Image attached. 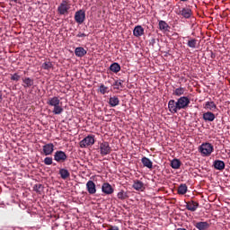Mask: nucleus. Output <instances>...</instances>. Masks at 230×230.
I'll return each instance as SVG.
<instances>
[{
    "label": "nucleus",
    "instance_id": "15",
    "mask_svg": "<svg viewBox=\"0 0 230 230\" xmlns=\"http://www.w3.org/2000/svg\"><path fill=\"white\" fill-rule=\"evenodd\" d=\"M22 81L23 84L22 87H24V89H29L30 87L33 86L34 81L31 77H23Z\"/></svg>",
    "mask_w": 230,
    "mask_h": 230
},
{
    "label": "nucleus",
    "instance_id": "14",
    "mask_svg": "<svg viewBox=\"0 0 230 230\" xmlns=\"http://www.w3.org/2000/svg\"><path fill=\"white\" fill-rule=\"evenodd\" d=\"M141 163L143 166L148 168L149 170H152V168H154V163L146 156L142 157Z\"/></svg>",
    "mask_w": 230,
    "mask_h": 230
},
{
    "label": "nucleus",
    "instance_id": "42",
    "mask_svg": "<svg viewBox=\"0 0 230 230\" xmlns=\"http://www.w3.org/2000/svg\"><path fill=\"white\" fill-rule=\"evenodd\" d=\"M177 230H186V228H177Z\"/></svg>",
    "mask_w": 230,
    "mask_h": 230
},
{
    "label": "nucleus",
    "instance_id": "33",
    "mask_svg": "<svg viewBox=\"0 0 230 230\" xmlns=\"http://www.w3.org/2000/svg\"><path fill=\"white\" fill-rule=\"evenodd\" d=\"M187 46L189 48H191L192 49H195L197 48V40L196 39H191L187 42Z\"/></svg>",
    "mask_w": 230,
    "mask_h": 230
},
{
    "label": "nucleus",
    "instance_id": "36",
    "mask_svg": "<svg viewBox=\"0 0 230 230\" xmlns=\"http://www.w3.org/2000/svg\"><path fill=\"white\" fill-rule=\"evenodd\" d=\"M44 164H46L47 166H51V164H53V158L52 157H46L43 161Z\"/></svg>",
    "mask_w": 230,
    "mask_h": 230
},
{
    "label": "nucleus",
    "instance_id": "10",
    "mask_svg": "<svg viewBox=\"0 0 230 230\" xmlns=\"http://www.w3.org/2000/svg\"><path fill=\"white\" fill-rule=\"evenodd\" d=\"M42 148L44 155H51L55 152V145L53 143L46 144Z\"/></svg>",
    "mask_w": 230,
    "mask_h": 230
},
{
    "label": "nucleus",
    "instance_id": "24",
    "mask_svg": "<svg viewBox=\"0 0 230 230\" xmlns=\"http://www.w3.org/2000/svg\"><path fill=\"white\" fill-rule=\"evenodd\" d=\"M178 195H186L188 193V185L185 183L180 184L177 190Z\"/></svg>",
    "mask_w": 230,
    "mask_h": 230
},
{
    "label": "nucleus",
    "instance_id": "35",
    "mask_svg": "<svg viewBox=\"0 0 230 230\" xmlns=\"http://www.w3.org/2000/svg\"><path fill=\"white\" fill-rule=\"evenodd\" d=\"M11 80L13 82H19V80H21V75H19V73H14L11 75Z\"/></svg>",
    "mask_w": 230,
    "mask_h": 230
},
{
    "label": "nucleus",
    "instance_id": "13",
    "mask_svg": "<svg viewBox=\"0 0 230 230\" xmlns=\"http://www.w3.org/2000/svg\"><path fill=\"white\" fill-rule=\"evenodd\" d=\"M199 202L194 201V200H190L186 202V209H188V211H192L195 212L196 209H199Z\"/></svg>",
    "mask_w": 230,
    "mask_h": 230
},
{
    "label": "nucleus",
    "instance_id": "7",
    "mask_svg": "<svg viewBox=\"0 0 230 230\" xmlns=\"http://www.w3.org/2000/svg\"><path fill=\"white\" fill-rule=\"evenodd\" d=\"M54 160H56L57 163H66V161H67V155H66L64 151H56Z\"/></svg>",
    "mask_w": 230,
    "mask_h": 230
},
{
    "label": "nucleus",
    "instance_id": "43",
    "mask_svg": "<svg viewBox=\"0 0 230 230\" xmlns=\"http://www.w3.org/2000/svg\"><path fill=\"white\" fill-rule=\"evenodd\" d=\"M181 1H182L183 3H186V1H188V0H181Z\"/></svg>",
    "mask_w": 230,
    "mask_h": 230
},
{
    "label": "nucleus",
    "instance_id": "11",
    "mask_svg": "<svg viewBox=\"0 0 230 230\" xmlns=\"http://www.w3.org/2000/svg\"><path fill=\"white\" fill-rule=\"evenodd\" d=\"M86 190L89 195H94L96 193V184L92 180L86 182Z\"/></svg>",
    "mask_w": 230,
    "mask_h": 230
},
{
    "label": "nucleus",
    "instance_id": "20",
    "mask_svg": "<svg viewBox=\"0 0 230 230\" xmlns=\"http://www.w3.org/2000/svg\"><path fill=\"white\" fill-rule=\"evenodd\" d=\"M194 226H195V228L199 229V230H208V229H209V223H208V221L198 222Z\"/></svg>",
    "mask_w": 230,
    "mask_h": 230
},
{
    "label": "nucleus",
    "instance_id": "22",
    "mask_svg": "<svg viewBox=\"0 0 230 230\" xmlns=\"http://www.w3.org/2000/svg\"><path fill=\"white\" fill-rule=\"evenodd\" d=\"M109 105L111 107H118V105H119V98H118L116 95L110 97Z\"/></svg>",
    "mask_w": 230,
    "mask_h": 230
},
{
    "label": "nucleus",
    "instance_id": "29",
    "mask_svg": "<svg viewBox=\"0 0 230 230\" xmlns=\"http://www.w3.org/2000/svg\"><path fill=\"white\" fill-rule=\"evenodd\" d=\"M98 93L101 94H107L109 93V87L105 86V84H101V85L98 88Z\"/></svg>",
    "mask_w": 230,
    "mask_h": 230
},
{
    "label": "nucleus",
    "instance_id": "1",
    "mask_svg": "<svg viewBox=\"0 0 230 230\" xmlns=\"http://www.w3.org/2000/svg\"><path fill=\"white\" fill-rule=\"evenodd\" d=\"M190 103H191V102L188 97L181 96L177 102H175V100H170L168 102V109L171 114H177L179 111H186V109L190 107Z\"/></svg>",
    "mask_w": 230,
    "mask_h": 230
},
{
    "label": "nucleus",
    "instance_id": "12",
    "mask_svg": "<svg viewBox=\"0 0 230 230\" xmlns=\"http://www.w3.org/2000/svg\"><path fill=\"white\" fill-rule=\"evenodd\" d=\"M178 15H182L184 19H190L193 15V11L190 8H182L178 13Z\"/></svg>",
    "mask_w": 230,
    "mask_h": 230
},
{
    "label": "nucleus",
    "instance_id": "16",
    "mask_svg": "<svg viewBox=\"0 0 230 230\" xmlns=\"http://www.w3.org/2000/svg\"><path fill=\"white\" fill-rule=\"evenodd\" d=\"M133 35L135 37H142L145 35V29L141 25H137L133 30Z\"/></svg>",
    "mask_w": 230,
    "mask_h": 230
},
{
    "label": "nucleus",
    "instance_id": "21",
    "mask_svg": "<svg viewBox=\"0 0 230 230\" xmlns=\"http://www.w3.org/2000/svg\"><path fill=\"white\" fill-rule=\"evenodd\" d=\"M59 175L61 179H63V181H66V179H69V177H71V173L66 168H62L59 170Z\"/></svg>",
    "mask_w": 230,
    "mask_h": 230
},
{
    "label": "nucleus",
    "instance_id": "28",
    "mask_svg": "<svg viewBox=\"0 0 230 230\" xmlns=\"http://www.w3.org/2000/svg\"><path fill=\"white\" fill-rule=\"evenodd\" d=\"M186 89L182 87L176 88L172 91V95L173 96H182L184 94Z\"/></svg>",
    "mask_w": 230,
    "mask_h": 230
},
{
    "label": "nucleus",
    "instance_id": "19",
    "mask_svg": "<svg viewBox=\"0 0 230 230\" xmlns=\"http://www.w3.org/2000/svg\"><path fill=\"white\" fill-rule=\"evenodd\" d=\"M133 188L137 191H143L145 190V183L139 180H137L133 183Z\"/></svg>",
    "mask_w": 230,
    "mask_h": 230
},
{
    "label": "nucleus",
    "instance_id": "23",
    "mask_svg": "<svg viewBox=\"0 0 230 230\" xmlns=\"http://www.w3.org/2000/svg\"><path fill=\"white\" fill-rule=\"evenodd\" d=\"M204 121H215V113L211 111H207L203 113Z\"/></svg>",
    "mask_w": 230,
    "mask_h": 230
},
{
    "label": "nucleus",
    "instance_id": "3",
    "mask_svg": "<svg viewBox=\"0 0 230 230\" xmlns=\"http://www.w3.org/2000/svg\"><path fill=\"white\" fill-rule=\"evenodd\" d=\"M214 150L215 147L209 143H204L199 146V152L204 157H209Z\"/></svg>",
    "mask_w": 230,
    "mask_h": 230
},
{
    "label": "nucleus",
    "instance_id": "27",
    "mask_svg": "<svg viewBox=\"0 0 230 230\" xmlns=\"http://www.w3.org/2000/svg\"><path fill=\"white\" fill-rule=\"evenodd\" d=\"M170 28V25H168V23L163 20H161L159 22V29L162 31H168V29Z\"/></svg>",
    "mask_w": 230,
    "mask_h": 230
},
{
    "label": "nucleus",
    "instance_id": "18",
    "mask_svg": "<svg viewBox=\"0 0 230 230\" xmlns=\"http://www.w3.org/2000/svg\"><path fill=\"white\" fill-rule=\"evenodd\" d=\"M213 166L216 170L222 171L226 169V163L222 160H216L214 161Z\"/></svg>",
    "mask_w": 230,
    "mask_h": 230
},
{
    "label": "nucleus",
    "instance_id": "38",
    "mask_svg": "<svg viewBox=\"0 0 230 230\" xmlns=\"http://www.w3.org/2000/svg\"><path fill=\"white\" fill-rule=\"evenodd\" d=\"M107 230H119V227L117 226H111Z\"/></svg>",
    "mask_w": 230,
    "mask_h": 230
},
{
    "label": "nucleus",
    "instance_id": "5",
    "mask_svg": "<svg viewBox=\"0 0 230 230\" xmlns=\"http://www.w3.org/2000/svg\"><path fill=\"white\" fill-rule=\"evenodd\" d=\"M99 149H100V154L101 155H102V157L105 155H109V154L112 152V148L111 147V145L107 141L102 142L100 144Z\"/></svg>",
    "mask_w": 230,
    "mask_h": 230
},
{
    "label": "nucleus",
    "instance_id": "30",
    "mask_svg": "<svg viewBox=\"0 0 230 230\" xmlns=\"http://www.w3.org/2000/svg\"><path fill=\"white\" fill-rule=\"evenodd\" d=\"M205 109L208 111H215V109H217V104H215L214 102H207L205 103Z\"/></svg>",
    "mask_w": 230,
    "mask_h": 230
},
{
    "label": "nucleus",
    "instance_id": "40",
    "mask_svg": "<svg viewBox=\"0 0 230 230\" xmlns=\"http://www.w3.org/2000/svg\"><path fill=\"white\" fill-rule=\"evenodd\" d=\"M3 102V92L0 91V103Z\"/></svg>",
    "mask_w": 230,
    "mask_h": 230
},
{
    "label": "nucleus",
    "instance_id": "4",
    "mask_svg": "<svg viewBox=\"0 0 230 230\" xmlns=\"http://www.w3.org/2000/svg\"><path fill=\"white\" fill-rule=\"evenodd\" d=\"M70 8L69 2L67 0H62L61 4L58 6V13L59 15H67Z\"/></svg>",
    "mask_w": 230,
    "mask_h": 230
},
{
    "label": "nucleus",
    "instance_id": "32",
    "mask_svg": "<svg viewBox=\"0 0 230 230\" xmlns=\"http://www.w3.org/2000/svg\"><path fill=\"white\" fill-rule=\"evenodd\" d=\"M125 83V81L121 80V79H119L117 81L114 82L113 85L115 87V89H123V87H125L123 85V84Z\"/></svg>",
    "mask_w": 230,
    "mask_h": 230
},
{
    "label": "nucleus",
    "instance_id": "41",
    "mask_svg": "<svg viewBox=\"0 0 230 230\" xmlns=\"http://www.w3.org/2000/svg\"><path fill=\"white\" fill-rule=\"evenodd\" d=\"M13 3H17L19 0H11Z\"/></svg>",
    "mask_w": 230,
    "mask_h": 230
},
{
    "label": "nucleus",
    "instance_id": "39",
    "mask_svg": "<svg viewBox=\"0 0 230 230\" xmlns=\"http://www.w3.org/2000/svg\"><path fill=\"white\" fill-rule=\"evenodd\" d=\"M76 37H78L79 39L82 38V37H87V34L85 33H82V32H79Z\"/></svg>",
    "mask_w": 230,
    "mask_h": 230
},
{
    "label": "nucleus",
    "instance_id": "2",
    "mask_svg": "<svg viewBox=\"0 0 230 230\" xmlns=\"http://www.w3.org/2000/svg\"><path fill=\"white\" fill-rule=\"evenodd\" d=\"M47 105L52 108L51 112L56 116H58L62 114V112H64V108L62 107V102H60V99H58V97L57 96L49 98L47 101Z\"/></svg>",
    "mask_w": 230,
    "mask_h": 230
},
{
    "label": "nucleus",
    "instance_id": "25",
    "mask_svg": "<svg viewBox=\"0 0 230 230\" xmlns=\"http://www.w3.org/2000/svg\"><path fill=\"white\" fill-rule=\"evenodd\" d=\"M110 71H112V73H119L121 71V66L118 63H113L110 66Z\"/></svg>",
    "mask_w": 230,
    "mask_h": 230
},
{
    "label": "nucleus",
    "instance_id": "8",
    "mask_svg": "<svg viewBox=\"0 0 230 230\" xmlns=\"http://www.w3.org/2000/svg\"><path fill=\"white\" fill-rule=\"evenodd\" d=\"M75 22H77V24H84V22H85V11L81 9L75 12Z\"/></svg>",
    "mask_w": 230,
    "mask_h": 230
},
{
    "label": "nucleus",
    "instance_id": "6",
    "mask_svg": "<svg viewBox=\"0 0 230 230\" xmlns=\"http://www.w3.org/2000/svg\"><path fill=\"white\" fill-rule=\"evenodd\" d=\"M79 145L81 148H87V146H93V145H94V136L88 135L86 137L80 141Z\"/></svg>",
    "mask_w": 230,
    "mask_h": 230
},
{
    "label": "nucleus",
    "instance_id": "31",
    "mask_svg": "<svg viewBox=\"0 0 230 230\" xmlns=\"http://www.w3.org/2000/svg\"><path fill=\"white\" fill-rule=\"evenodd\" d=\"M117 197L119 200H125L127 199H128V195L127 194V192H125V190H120L118 194Z\"/></svg>",
    "mask_w": 230,
    "mask_h": 230
},
{
    "label": "nucleus",
    "instance_id": "26",
    "mask_svg": "<svg viewBox=\"0 0 230 230\" xmlns=\"http://www.w3.org/2000/svg\"><path fill=\"white\" fill-rule=\"evenodd\" d=\"M171 167L173 168V170H179V168H181V160L174 158L171 162Z\"/></svg>",
    "mask_w": 230,
    "mask_h": 230
},
{
    "label": "nucleus",
    "instance_id": "17",
    "mask_svg": "<svg viewBox=\"0 0 230 230\" xmlns=\"http://www.w3.org/2000/svg\"><path fill=\"white\" fill-rule=\"evenodd\" d=\"M75 57L82 58L83 57H85V55H87V50H85V49H84L83 47H77L75 49Z\"/></svg>",
    "mask_w": 230,
    "mask_h": 230
},
{
    "label": "nucleus",
    "instance_id": "9",
    "mask_svg": "<svg viewBox=\"0 0 230 230\" xmlns=\"http://www.w3.org/2000/svg\"><path fill=\"white\" fill-rule=\"evenodd\" d=\"M102 191L104 195H112L114 193V188L109 182H104L102 185Z\"/></svg>",
    "mask_w": 230,
    "mask_h": 230
},
{
    "label": "nucleus",
    "instance_id": "34",
    "mask_svg": "<svg viewBox=\"0 0 230 230\" xmlns=\"http://www.w3.org/2000/svg\"><path fill=\"white\" fill-rule=\"evenodd\" d=\"M41 67H42V69L49 71V69H51L53 67V64L49 61H47L42 64Z\"/></svg>",
    "mask_w": 230,
    "mask_h": 230
},
{
    "label": "nucleus",
    "instance_id": "37",
    "mask_svg": "<svg viewBox=\"0 0 230 230\" xmlns=\"http://www.w3.org/2000/svg\"><path fill=\"white\" fill-rule=\"evenodd\" d=\"M42 184L39 183V184H35L33 186V190L34 191H36V193H40V191H42Z\"/></svg>",
    "mask_w": 230,
    "mask_h": 230
}]
</instances>
